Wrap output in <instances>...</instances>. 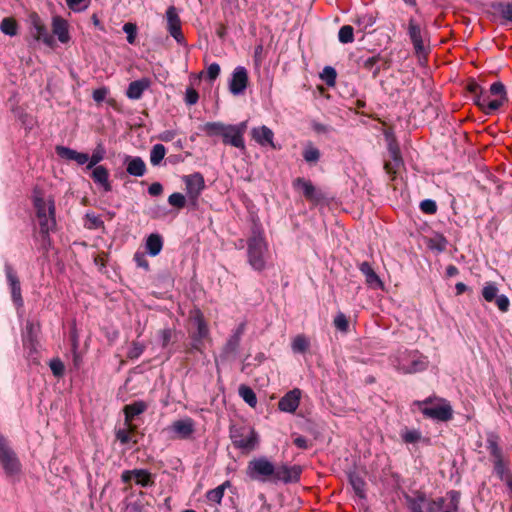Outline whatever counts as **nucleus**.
<instances>
[{
    "label": "nucleus",
    "mask_w": 512,
    "mask_h": 512,
    "mask_svg": "<svg viewBox=\"0 0 512 512\" xmlns=\"http://www.w3.org/2000/svg\"><path fill=\"white\" fill-rule=\"evenodd\" d=\"M93 181L101 185L106 192H110L112 190L111 183L109 182V171L106 167L99 165L93 167V171L91 174Z\"/></svg>",
    "instance_id": "nucleus-28"
},
{
    "label": "nucleus",
    "mask_w": 512,
    "mask_h": 512,
    "mask_svg": "<svg viewBox=\"0 0 512 512\" xmlns=\"http://www.w3.org/2000/svg\"><path fill=\"white\" fill-rule=\"evenodd\" d=\"M168 203L173 207L182 209L186 205V198L183 194L175 192L168 197Z\"/></svg>",
    "instance_id": "nucleus-53"
},
{
    "label": "nucleus",
    "mask_w": 512,
    "mask_h": 512,
    "mask_svg": "<svg viewBox=\"0 0 512 512\" xmlns=\"http://www.w3.org/2000/svg\"><path fill=\"white\" fill-rule=\"evenodd\" d=\"M376 22V17L372 14H363L356 18L355 23L359 25L362 30H366L369 27H372Z\"/></svg>",
    "instance_id": "nucleus-51"
},
{
    "label": "nucleus",
    "mask_w": 512,
    "mask_h": 512,
    "mask_svg": "<svg viewBox=\"0 0 512 512\" xmlns=\"http://www.w3.org/2000/svg\"><path fill=\"white\" fill-rule=\"evenodd\" d=\"M409 38L413 44L415 52L417 54H422L425 52L422 30L419 23L414 19L410 18L408 21V31Z\"/></svg>",
    "instance_id": "nucleus-19"
},
{
    "label": "nucleus",
    "mask_w": 512,
    "mask_h": 512,
    "mask_svg": "<svg viewBox=\"0 0 512 512\" xmlns=\"http://www.w3.org/2000/svg\"><path fill=\"white\" fill-rule=\"evenodd\" d=\"M49 201L46 202L41 196H34V207L36 209L37 217H44L48 215Z\"/></svg>",
    "instance_id": "nucleus-50"
},
{
    "label": "nucleus",
    "mask_w": 512,
    "mask_h": 512,
    "mask_svg": "<svg viewBox=\"0 0 512 512\" xmlns=\"http://www.w3.org/2000/svg\"><path fill=\"white\" fill-rule=\"evenodd\" d=\"M248 85V72L245 67L237 66L229 81V91L233 95H241L244 93Z\"/></svg>",
    "instance_id": "nucleus-13"
},
{
    "label": "nucleus",
    "mask_w": 512,
    "mask_h": 512,
    "mask_svg": "<svg viewBox=\"0 0 512 512\" xmlns=\"http://www.w3.org/2000/svg\"><path fill=\"white\" fill-rule=\"evenodd\" d=\"M301 391L295 388L287 392L278 402V408L283 412L294 413L300 403Z\"/></svg>",
    "instance_id": "nucleus-20"
},
{
    "label": "nucleus",
    "mask_w": 512,
    "mask_h": 512,
    "mask_svg": "<svg viewBox=\"0 0 512 512\" xmlns=\"http://www.w3.org/2000/svg\"><path fill=\"white\" fill-rule=\"evenodd\" d=\"M321 77L326 82L327 85L333 86L336 82V77H337L336 70L331 66H326L323 69V73H322Z\"/></svg>",
    "instance_id": "nucleus-56"
},
{
    "label": "nucleus",
    "mask_w": 512,
    "mask_h": 512,
    "mask_svg": "<svg viewBox=\"0 0 512 512\" xmlns=\"http://www.w3.org/2000/svg\"><path fill=\"white\" fill-rule=\"evenodd\" d=\"M422 438V435L421 433L418 431V430H406L403 434H402V440L405 442V443H417L421 440Z\"/></svg>",
    "instance_id": "nucleus-58"
},
{
    "label": "nucleus",
    "mask_w": 512,
    "mask_h": 512,
    "mask_svg": "<svg viewBox=\"0 0 512 512\" xmlns=\"http://www.w3.org/2000/svg\"><path fill=\"white\" fill-rule=\"evenodd\" d=\"M251 136L261 146H270L273 149L276 148L273 141L274 133L269 127L265 125L254 127L251 130Z\"/></svg>",
    "instance_id": "nucleus-24"
},
{
    "label": "nucleus",
    "mask_w": 512,
    "mask_h": 512,
    "mask_svg": "<svg viewBox=\"0 0 512 512\" xmlns=\"http://www.w3.org/2000/svg\"><path fill=\"white\" fill-rule=\"evenodd\" d=\"M490 8L494 13L505 22L512 23V2L508 1H493L490 3Z\"/></svg>",
    "instance_id": "nucleus-30"
},
{
    "label": "nucleus",
    "mask_w": 512,
    "mask_h": 512,
    "mask_svg": "<svg viewBox=\"0 0 512 512\" xmlns=\"http://www.w3.org/2000/svg\"><path fill=\"white\" fill-rule=\"evenodd\" d=\"M192 320L197 327V330L192 334V339L194 341L193 347L198 350V343H200L203 339H205L208 336L209 329L202 313L199 310L196 311Z\"/></svg>",
    "instance_id": "nucleus-25"
},
{
    "label": "nucleus",
    "mask_w": 512,
    "mask_h": 512,
    "mask_svg": "<svg viewBox=\"0 0 512 512\" xmlns=\"http://www.w3.org/2000/svg\"><path fill=\"white\" fill-rule=\"evenodd\" d=\"M245 330V324L241 323L237 329L233 332V334L228 338L227 342L222 348V356L225 358H229L231 356L235 357L239 346L241 337Z\"/></svg>",
    "instance_id": "nucleus-18"
},
{
    "label": "nucleus",
    "mask_w": 512,
    "mask_h": 512,
    "mask_svg": "<svg viewBox=\"0 0 512 512\" xmlns=\"http://www.w3.org/2000/svg\"><path fill=\"white\" fill-rule=\"evenodd\" d=\"M175 337V331L171 328H164L158 331V338L162 348H167Z\"/></svg>",
    "instance_id": "nucleus-46"
},
{
    "label": "nucleus",
    "mask_w": 512,
    "mask_h": 512,
    "mask_svg": "<svg viewBox=\"0 0 512 512\" xmlns=\"http://www.w3.org/2000/svg\"><path fill=\"white\" fill-rule=\"evenodd\" d=\"M348 478H349V483L351 484L355 494L361 499L366 498V493H365L366 483L363 480V478L356 472H350L348 474Z\"/></svg>",
    "instance_id": "nucleus-34"
},
{
    "label": "nucleus",
    "mask_w": 512,
    "mask_h": 512,
    "mask_svg": "<svg viewBox=\"0 0 512 512\" xmlns=\"http://www.w3.org/2000/svg\"><path fill=\"white\" fill-rule=\"evenodd\" d=\"M30 24V33L36 41H42L48 46L54 43L53 37L50 35L47 27L36 12H31L28 16Z\"/></svg>",
    "instance_id": "nucleus-11"
},
{
    "label": "nucleus",
    "mask_w": 512,
    "mask_h": 512,
    "mask_svg": "<svg viewBox=\"0 0 512 512\" xmlns=\"http://www.w3.org/2000/svg\"><path fill=\"white\" fill-rule=\"evenodd\" d=\"M359 270L365 276L366 283L373 288H381L383 283L379 276L376 274L370 263L362 262L359 265Z\"/></svg>",
    "instance_id": "nucleus-31"
},
{
    "label": "nucleus",
    "mask_w": 512,
    "mask_h": 512,
    "mask_svg": "<svg viewBox=\"0 0 512 512\" xmlns=\"http://www.w3.org/2000/svg\"><path fill=\"white\" fill-rule=\"evenodd\" d=\"M166 155V148L163 144H155L150 151V162L153 166L161 163Z\"/></svg>",
    "instance_id": "nucleus-42"
},
{
    "label": "nucleus",
    "mask_w": 512,
    "mask_h": 512,
    "mask_svg": "<svg viewBox=\"0 0 512 512\" xmlns=\"http://www.w3.org/2000/svg\"><path fill=\"white\" fill-rule=\"evenodd\" d=\"M494 301L501 312H507L509 310L510 301L506 295H498Z\"/></svg>",
    "instance_id": "nucleus-64"
},
{
    "label": "nucleus",
    "mask_w": 512,
    "mask_h": 512,
    "mask_svg": "<svg viewBox=\"0 0 512 512\" xmlns=\"http://www.w3.org/2000/svg\"><path fill=\"white\" fill-rule=\"evenodd\" d=\"M151 85L149 78H141L129 83L126 96L131 100H138L142 97L145 90Z\"/></svg>",
    "instance_id": "nucleus-26"
},
{
    "label": "nucleus",
    "mask_w": 512,
    "mask_h": 512,
    "mask_svg": "<svg viewBox=\"0 0 512 512\" xmlns=\"http://www.w3.org/2000/svg\"><path fill=\"white\" fill-rule=\"evenodd\" d=\"M144 350H145L144 344L134 341V342H132V345L127 352V357L129 359H137L142 355Z\"/></svg>",
    "instance_id": "nucleus-55"
},
{
    "label": "nucleus",
    "mask_w": 512,
    "mask_h": 512,
    "mask_svg": "<svg viewBox=\"0 0 512 512\" xmlns=\"http://www.w3.org/2000/svg\"><path fill=\"white\" fill-rule=\"evenodd\" d=\"M334 325L338 330L343 332H346L349 327L348 320L343 313H339L336 315V317L334 318Z\"/></svg>",
    "instance_id": "nucleus-62"
},
{
    "label": "nucleus",
    "mask_w": 512,
    "mask_h": 512,
    "mask_svg": "<svg viewBox=\"0 0 512 512\" xmlns=\"http://www.w3.org/2000/svg\"><path fill=\"white\" fill-rule=\"evenodd\" d=\"M489 93L491 95L497 96V99L490 100L488 104L487 114H492L494 111L498 110L505 102L508 101L506 88L504 84L500 81L494 82L489 89Z\"/></svg>",
    "instance_id": "nucleus-17"
},
{
    "label": "nucleus",
    "mask_w": 512,
    "mask_h": 512,
    "mask_svg": "<svg viewBox=\"0 0 512 512\" xmlns=\"http://www.w3.org/2000/svg\"><path fill=\"white\" fill-rule=\"evenodd\" d=\"M482 296L487 302L494 301L498 296V288L495 283H487L482 289Z\"/></svg>",
    "instance_id": "nucleus-49"
},
{
    "label": "nucleus",
    "mask_w": 512,
    "mask_h": 512,
    "mask_svg": "<svg viewBox=\"0 0 512 512\" xmlns=\"http://www.w3.org/2000/svg\"><path fill=\"white\" fill-rule=\"evenodd\" d=\"M163 247L162 237L157 233H152L146 240V249L150 256H157Z\"/></svg>",
    "instance_id": "nucleus-33"
},
{
    "label": "nucleus",
    "mask_w": 512,
    "mask_h": 512,
    "mask_svg": "<svg viewBox=\"0 0 512 512\" xmlns=\"http://www.w3.org/2000/svg\"><path fill=\"white\" fill-rule=\"evenodd\" d=\"M231 486V483L230 481H225L224 483H222L221 485H219L218 487L214 488V489H211L209 490L207 493H206V498L210 501V502H214V503H217V504H220L221 501H222V498L224 496V491L227 487H230Z\"/></svg>",
    "instance_id": "nucleus-39"
},
{
    "label": "nucleus",
    "mask_w": 512,
    "mask_h": 512,
    "mask_svg": "<svg viewBox=\"0 0 512 512\" xmlns=\"http://www.w3.org/2000/svg\"><path fill=\"white\" fill-rule=\"evenodd\" d=\"M388 152H389V157L391 159L397 160L396 164L400 162L401 152H400L399 145L395 139H390L388 141Z\"/></svg>",
    "instance_id": "nucleus-57"
},
{
    "label": "nucleus",
    "mask_w": 512,
    "mask_h": 512,
    "mask_svg": "<svg viewBox=\"0 0 512 512\" xmlns=\"http://www.w3.org/2000/svg\"><path fill=\"white\" fill-rule=\"evenodd\" d=\"M474 103L487 114L488 104L490 102V96L486 91H483L476 95H471Z\"/></svg>",
    "instance_id": "nucleus-48"
},
{
    "label": "nucleus",
    "mask_w": 512,
    "mask_h": 512,
    "mask_svg": "<svg viewBox=\"0 0 512 512\" xmlns=\"http://www.w3.org/2000/svg\"><path fill=\"white\" fill-rule=\"evenodd\" d=\"M420 209L426 214H435L437 212V204L434 200L425 199L420 203Z\"/></svg>",
    "instance_id": "nucleus-61"
},
{
    "label": "nucleus",
    "mask_w": 512,
    "mask_h": 512,
    "mask_svg": "<svg viewBox=\"0 0 512 512\" xmlns=\"http://www.w3.org/2000/svg\"><path fill=\"white\" fill-rule=\"evenodd\" d=\"M407 502L411 512H440L446 500L443 497L428 499L420 492L415 497H407Z\"/></svg>",
    "instance_id": "nucleus-6"
},
{
    "label": "nucleus",
    "mask_w": 512,
    "mask_h": 512,
    "mask_svg": "<svg viewBox=\"0 0 512 512\" xmlns=\"http://www.w3.org/2000/svg\"><path fill=\"white\" fill-rule=\"evenodd\" d=\"M246 475L254 481L272 482L275 465L265 456L253 458L248 462Z\"/></svg>",
    "instance_id": "nucleus-5"
},
{
    "label": "nucleus",
    "mask_w": 512,
    "mask_h": 512,
    "mask_svg": "<svg viewBox=\"0 0 512 512\" xmlns=\"http://www.w3.org/2000/svg\"><path fill=\"white\" fill-rule=\"evenodd\" d=\"M134 479L136 484L142 487H151L154 485L152 474L145 469H135Z\"/></svg>",
    "instance_id": "nucleus-40"
},
{
    "label": "nucleus",
    "mask_w": 512,
    "mask_h": 512,
    "mask_svg": "<svg viewBox=\"0 0 512 512\" xmlns=\"http://www.w3.org/2000/svg\"><path fill=\"white\" fill-rule=\"evenodd\" d=\"M67 6L74 12H83L89 5L91 0H65Z\"/></svg>",
    "instance_id": "nucleus-52"
},
{
    "label": "nucleus",
    "mask_w": 512,
    "mask_h": 512,
    "mask_svg": "<svg viewBox=\"0 0 512 512\" xmlns=\"http://www.w3.org/2000/svg\"><path fill=\"white\" fill-rule=\"evenodd\" d=\"M338 40L342 44L352 43L354 41V29L350 25H344L339 29Z\"/></svg>",
    "instance_id": "nucleus-44"
},
{
    "label": "nucleus",
    "mask_w": 512,
    "mask_h": 512,
    "mask_svg": "<svg viewBox=\"0 0 512 512\" xmlns=\"http://www.w3.org/2000/svg\"><path fill=\"white\" fill-rule=\"evenodd\" d=\"M381 60L382 57L380 54H377L368 58L361 57L359 64H361L362 68L371 72L373 78H376L381 71V65L379 64Z\"/></svg>",
    "instance_id": "nucleus-32"
},
{
    "label": "nucleus",
    "mask_w": 512,
    "mask_h": 512,
    "mask_svg": "<svg viewBox=\"0 0 512 512\" xmlns=\"http://www.w3.org/2000/svg\"><path fill=\"white\" fill-rule=\"evenodd\" d=\"M5 274L11 289V296L13 302L18 307L23 306V298L21 294V285L19 278L13 267L8 263L5 264Z\"/></svg>",
    "instance_id": "nucleus-16"
},
{
    "label": "nucleus",
    "mask_w": 512,
    "mask_h": 512,
    "mask_svg": "<svg viewBox=\"0 0 512 512\" xmlns=\"http://www.w3.org/2000/svg\"><path fill=\"white\" fill-rule=\"evenodd\" d=\"M229 124H224L222 122H207L203 126V131L207 134V136H221L227 130Z\"/></svg>",
    "instance_id": "nucleus-37"
},
{
    "label": "nucleus",
    "mask_w": 512,
    "mask_h": 512,
    "mask_svg": "<svg viewBox=\"0 0 512 512\" xmlns=\"http://www.w3.org/2000/svg\"><path fill=\"white\" fill-rule=\"evenodd\" d=\"M123 31L127 34V41L129 44H134L137 34V27L133 23H125Z\"/></svg>",
    "instance_id": "nucleus-59"
},
{
    "label": "nucleus",
    "mask_w": 512,
    "mask_h": 512,
    "mask_svg": "<svg viewBox=\"0 0 512 512\" xmlns=\"http://www.w3.org/2000/svg\"><path fill=\"white\" fill-rule=\"evenodd\" d=\"M36 334L33 335H24L23 337V346L26 349H29V357L32 356L34 352H36Z\"/></svg>",
    "instance_id": "nucleus-60"
},
{
    "label": "nucleus",
    "mask_w": 512,
    "mask_h": 512,
    "mask_svg": "<svg viewBox=\"0 0 512 512\" xmlns=\"http://www.w3.org/2000/svg\"><path fill=\"white\" fill-rule=\"evenodd\" d=\"M105 149L101 144H99L96 149L93 151L91 157H89V162L86 166L87 169H92L93 167L98 166L97 164L104 159Z\"/></svg>",
    "instance_id": "nucleus-47"
},
{
    "label": "nucleus",
    "mask_w": 512,
    "mask_h": 512,
    "mask_svg": "<svg viewBox=\"0 0 512 512\" xmlns=\"http://www.w3.org/2000/svg\"><path fill=\"white\" fill-rule=\"evenodd\" d=\"M301 472L302 468L299 465L288 466L283 464L275 466V476H273L272 483H297L300 480Z\"/></svg>",
    "instance_id": "nucleus-12"
},
{
    "label": "nucleus",
    "mask_w": 512,
    "mask_h": 512,
    "mask_svg": "<svg viewBox=\"0 0 512 512\" xmlns=\"http://www.w3.org/2000/svg\"><path fill=\"white\" fill-rule=\"evenodd\" d=\"M302 156L308 164L312 165L316 164L320 160L321 153L317 147H315L311 142H309L304 147Z\"/></svg>",
    "instance_id": "nucleus-38"
},
{
    "label": "nucleus",
    "mask_w": 512,
    "mask_h": 512,
    "mask_svg": "<svg viewBox=\"0 0 512 512\" xmlns=\"http://www.w3.org/2000/svg\"><path fill=\"white\" fill-rule=\"evenodd\" d=\"M239 395L242 399L251 407H255L257 404V397L255 392L247 385H240Z\"/></svg>",
    "instance_id": "nucleus-43"
},
{
    "label": "nucleus",
    "mask_w": 512,
    "mask_h": 512,
    "mask_svg": "<svg viewBox=\"0 0 512 512\" xmlns=\"http://www.w3.org/2000/svg\"><path fill=\"white\" fill-rule=\"evenodd\" d=\"M268 246L263 232L258 228L252 229V235L247 240L248 263L256 271H262L266 266Z\"/></svg>",
    "instance_id": "nucleus-2"
},
{
    "label": "nucleus",
    "mask_w": 512,
    "mask_h": 512,
    "mask_svg": "<svg viewBox=\"0 0 512 512\" xmlns=\"http://www.w3.org/2000/svg\"><path fill=\"white\" fill-rule=\"evenodd\" d=\"M499 442L500 437L497 433L493 431L486 433V448L492 457L493 471L500 480H503L511 476L512 472L509 468V461L505 458Z\"/></svg>",
    "instance_id": "nucleus-3"
},
{
    "label": "nucleus",
    "mask_w": 512,
    "mask_h": 512,
    "mask_svg": "<svg viewBox=\"0 0 512 512\" xmlns=\"http://www.w3.org/2000/svg\"><path fill=\"white\" fill-rule=\"evenodd\" d=\"M39 220L40 233L43 239L49 238V232L56 226L55 220V205L53 200H49L48 215L44 217H37Z\"/></svg>",
    "instance_id": "nucleus-22"
},
{
    "label": "nucleus",
    "mask_w": 512,
    "mask_h": 512,
    "mask_svg": "<svg viewBox=\"0 0 512 512\" xmlns=\"http://www.w3.org/2000/svg\"><path fill=\"white\" fill-rule=\"evenodd\" d=\"M0 31L8 36H15L18 33V24L12 17H5L0 23Z\"/></svg>",
    "instance_id": "nucleus-41"
},
{
    "label": "nucleus",
    "mask_w": 512,
    "mask_h": 512,
    "mask_svg": "<svg viewBox=\"0 0 512 512\" xmlns=\"http://www.w3.org/2000/svg\"><path fill=\"white\" fill-rule=\"evenodd\" d=\"M0 463L8 475H14L20 471V462L2 435H0Z\"/></svg>",
    "instance_id": "nucleus-9"
},
{
    "label": "nucleus",
    "mask_w": 512,
    "mask_h": 512,
    "mask_svg": "<svg viewBox=\"0 0 512 512\" xmlns=\"http://www.w3.org/2000/svg\"><path fill=\"white\" fill-rule=\"evenodd\" d=\"M168 430L173 434L174 438L188 439L195 431V424L193 419L187 417L174 421L168 427Z\"/></svg>",
    "instance_id": "nucleus-15"
},
{
    "label": "nucleus",
    "mask_w": 512,
    "mask_h": 512,
    "mask_svg": "<svg viewBox=\"0 0 512 512\" xmlns=\"http://www.w3.org/2000/svg\"><path fill=\"white\" fill-rule=\"evenodd\" d=\"M167 30L170 35L182 44L184 42V35L181 30V20L178 15L177 9L174 6H169L166 11Z\"/></svg>",
    "instance_id": "nucleus-14"
},
{
    "label": "nucleus",
    "mask_w": 512,
    "mask_h": 512,
    "mask_svg": "<svg viewBox=\"0 0 512 512\" xmlns=\"http://www.w3.org/2000/svg\"><path fill=\"white\" fill-rule=\"evenodd\" d=\"M199 100V94L193 87H188L185 92V103L195 105Z\"/></svg>",
    "instance_id": "nucleus-63"
},
{
    "label": "nucleus",
    "mask_w": 512,
    "mask_h": 512,
    "mask_svg": "<svg viewBox=\"0 0 512 512\" xmlns=\"http://www.w3.org/2000/svg\"><path fill=\"white\" fill-rule=\"evenodd\" d=\"M427 363L428 362L426 361V358L420 356L413 358L409 365H401L398 367V369L403 373H416L425 370L427 368Z\"/></svg>",
    "instance_id": "nucleus-35"
},
{
    "label": "nucleus",
    "mask_w": 512,
    "mask_h": 512,
    "mask_svg": "<svg viewBox=\"0 0 512 512\" xmlns=\"http://www.w3.org/2000/svg\"><path fill=\"white\" fill-rule=\"evenodd\" d=\"M230 438L234 447L243 452H251L255 450L259 444V436L257 432L249 426L230 427Z\"/></svg>",
    "instance_id": "nucleus-4"
},
{
    "label": "nucleus",
    "mask_w": 512,
    "mask_h": 512,
    "mask_svg": "<svg viewBox=\"0 0 512 512\" xmlns=\"http://www.w3.org/2000/svg\"><path fill=\"white\" fill-rule=\"evenodd\" d=\"M291 347L295 353H305L309 348V341L304 335H297L293 339Z\"/></svg>",
    "instance_id": "nucleus-45"
},
{
    "label": "nucleus",
    "mask_w": 512,
    "mask_h": 512,
    "mask_svg": "<svg viewBox=\"0 0 512 512\" xmlns=\"http://www.w3.org/2000/svg\"><path fill=\"white\" fill-rule=\"evenodd\" d=\"M145 493L140 492L139 496L131 501H125V512H146L148 503L144 499Z\"/></svg>",
    "instance_id": "nucleus-36"
},
{
    "label": "nucleus",
    "mask_w": 512,
    "mask_h": 512,
    "mask_svg": "<svg viewBox=\"0 0 512 512\" xmlns=\"http://www.w3.org/2000/svg\"><path fill=\"white\" fill-rule=\"evenodd\" d=\"M49 367L55 377L60 378L64 375L65 366L59 358L52 359L49 363Z\"/></svg>",
    "instance_id": "nucleus-54"
},
{
    "label": "nucleus",
    "mask_w": 512,
    "mask_h": 512,
    "mask_svg": "<svg viewBox=\"0 0 512 512\" xmlns=\"http://www.w3.org/2000/svg\"><path fill=\"white\" fill-rule=\"evenodd\" d=\"M147 408H148L147 403L142 400L134 401L131 404L124 406L123 412L125 415V422H126V424H128L129 430L131 432L135 431V429H136L135 425H131L132 420L134 419V417L145 412L147 410Z\"/></svg>",
    "instance_id": "nucleus-21"
},
{
    "label": "nucleus",
    "mask_w": 512,
    "mask_h": 512,
    "mask_svg": "<svg viewBox=\"0 0 512 512\" xmlns=\"http://www.w3.org/2000/svg\"><path fill=\"white\" fill-rule=\"evenodd\" d=\"M183 181L186 186V192L190 204L193 207L197 206L198 198L205 188L203 175L199 172H195L193 174L184 176Z\"/></svg>",
    "instance_id": "nucleus-10"
},
{
    "label": "nucleus",
    "mask_w": 512,
    "mask_h": 512,
    "mask_svg": "<svg viewBox=\"0 0 512 512\" xmlns=\"http://www.w3.org/2000/svg\"><path fill=\"white\" fill-rule=\"evenodd\" d=\"M425 418L438 422H448L453 418V409L450 403L444 398L428 397L424 400L413 402Z\"/></svg>",
    "instance_id": "nucleus-1"
},
{
    "label": "nucleus",
    "mask_w": 512,
    "mask_h": 512,
    "mask_svg": "<svg viewBox=\"0 0 512 512\" xmlns=\"http://www.w3.org/2000/svg\"><path fill=\"white\" fill-rule=\"evenodd\" d=\"M56 152L57 155L61 158L75 161L79 165H84L85 163L89 162V155L87 153L77 152L76 150L65 146H57Z\"/></svg>",
    "instance_id": "nucleus-27"
},
{
    "label": "nucleus",
    "mask_w": 512,
    "mask_h": 512,
    "mask_svg": "<svg viewBox=\"0 0 512 512\" xmlns=\"http://www.w3.org/2000/svg\"><path fill=\"white\" fill-rule=\"evenodd\" d=\"M123 163L127 173L131 176L142 177L146 173V164L139 156L125 155Z\"/></svg>",
    "instance_id": "nucleus-23"
},
{
    "label": "nucleus",
    "mask_w": 512,
    "mask_h": 512,
    "mask_svg": "<svg viewBox=\"0 0 512 512\" xmlns=\"http://www.w3.org/2000/svg\"><path fill=\"white\" fill-rule=\"evenodd\" d=\"M247 129V121L240 122L236 125H228L227 130L222 135V142L225 145H231L242 151H245L244 134Z\"/></svg>",
    "instance_id": "nucleus-7"
},
{
    "label": "nucleus",
    "mask_w": 512,
    "mask_h": 512,
    "mask_svg": "<svg viewBox=\"0 0 512 512\" xmlns=\"http://www.w3.org/2000/svg\"><path fill=\"white\" fill-rule=\"evenodd\" d=\"M52 30L53 34L58 37L61 43L69 41L68 23L65 19L60 16H55L52 19Z\"/></svg>",
    "instance_id": "nucleus-29"
},
{
    "label": "nucleus",
    "mask_w": 512,
    "mask_h": 512,
    "mask_svg": "<svg viewBox=\"0 0 512 512\" xmlns=\"http://www.w3.org/2000/svg\"><path fill=\"white\" fill-rule=\"evenodd\" d=\"M292 187L295 191L301 192L304 198L317 205L324 200L323 193L318 190L310 180L303 177H297L292 181Z\"/></svg>",
    "instance_id": "nucleus-8"
}]
</instances>
